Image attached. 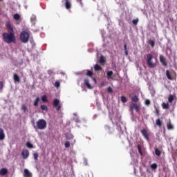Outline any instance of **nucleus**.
<instances>
[{"label": "nucleus", "instance_id": "obj_1", "mask_svg": "<svg viewBox=\"0 0 177 177\" xmlns=\"http://www.w3.org/2000/svg\"><path fill=\"white\" fill-rule=\"evenodd\" d=\"M2 37L4 42L6 44H16V37H15V32H4L3 33Z\"/></svg>", "mask_w": 177, "mask_h": 177}, {"label": "nucleus", "instance_id": "obj_2", "mask_svg": "<svg viewBox=\"0 0 177 177\" xmlns=\"http://www.w3.org/2000/svg\"><path fill=\"white\" fill-rule=\"evenodd\" d=\"M153 56L151 53H149L145 57L147 64L150 68H155V67L157 66V64L153 62Z\"/></svg>", "mask_w": 177, "mask_h": 177}, {"label": "nucleus", "instance_id": "obj_3", "mask_svg": "<svg viewBox=\"0 0 177 177\" xmlns=\"http://www.w3.org/2000/svg\"><path fill=\"white\" fill-rule=\"evenodd\" d=\"M35 129H40L41 131L46 128V120L44 119H39L37 122L36 125H34Z\"/></svg>", "mask_w": 177, "mask_h": 177}, {"label": "nucleus", "instance_id": "obj_4", "mask_svg": "<svg viewBox=\"0 0 177 177\" xmlns=\"http://www.w3.org/2000/svg\"><path fill=\"white\" fill-rule=\"evenodd\" d=\"M20 41L23 42V44H27L28 40L30 39V34L27 31H22L20 34Z\"/></svg>", "mask_w": 177, "mask_h": 177}, {"label": "nucleus", "instance_id": "obj_5", "mask_svg": "<svg viewBox=\"0 0 177 177\" xmlns=\"http://www.w3.org/2000/svg\"><path fill=\"white\" fill-rule=\"evenodd\" d=\"M53 104L55 107L57 111H59V110L62 109V104H60V100L56 98L53 100Z\"/></svg>", "mask_w": 177, "mask_h": 177}, {"label": "nucleus", "instance_id": "obj_6", "mask_svg": "<svg viewBox=\"0 0 177 177\" xmlns=\"http://www.w3.org/2000/svg\"><path fill=\"white\" fill-rule=\"evenodd\" d=\"M159 59L162 66H164L165 67H167V66H168V62H167V59L165 58V57H164V55H160Z\"/></svg>", "mask_w": 177, "mask_h": 177}, {"label": "nucleus", "instance_id": "obj_7", "mask_svg": "<svg viewBox=\"0 0 177 177\" xmlns=\"http://www.w3.org/2000/svg\"><path fill=\"white\" fill-rule=\"evenodd\" d=\"M142 136L145 138V139H146V140H147L149 142V133H147V130L146 129H142L140 131Z\"/></svg>", "mask_w": 177, "mask_h": 177}, {"label": "nucleus", "instance_id": "obj_8", "mask_svg": "<svg viewBox=\"0 0 177 177\" xmlns=\"http://www.w3.org/2000/svg\"><path fill=\"white\" fill-rule=\"evenodd\" d=\"M131 110H136V113H139L140 111V107L136 104H131L130 106Z\"/></svg>", "mask_w": 177, "mask_h": 177}, {"label": "nucleus", "instance_id": "obj_9", "mask_svg": "<svg viewBox=\"0 0 177 177\" xmlns=\"http://www.w3.org/2000/svg\"><path fill=\"white\" fill-rule=\"evenodd\" d=\"M21 156L24 160H27L28 158V156H30V152L28 149H25L22 151Z\"/></svg>", "mask_w": 177, "mask_h": 177}, {"label": "nucleus", "instance_id": "obj_10", "mask_svg": "<svg viewBox=\"0 0 177 177\" xmlns=\"http://www.w3.org/2000/svg\"><path fill=\"white\" fill-rule=\"evenodd\" d=\"M24 177H32V174H31V172H30V171H28V169H25L24 171Z\"/></svg>", "mask_w": 177, "mask_h": 177}, {"label": "nucleus", "instance_id": "obj_11", "mask_svg": "<svg viewBox=\"0 0 177 177\" xmlns=\"http://www.w3.org/2000/svg\"><path fill=\"white\" fill-rule=\"evenodd\" d=\"M84 85L86 86L88 89H92V86H91V84H89V79L84 80Z\"/></svg>", "mask_w": 177, "mask_h": 177}, {"label": "nucleus", "instance_id": "obj_12", "mask_svg": "<svg viewBox=\"0 0 177 177\" xmlns=\"http://www.w3.org/2000/svg\"><path fill=\"white\" fill-rule=\"evenodd\" d=\"M8 174V169L6 168H2L1 170H0V175L1 176H5V175H6Z\"/></svg>", "mask_w": 177, "mask_h": 177}, {"label": "nucleus", "instance_id": "obj_13", "mask_svg": "<svg viewBox=\"0 0 177 177\" xmlns=\"http://www.w3.org/2000/svg\"><path fill=\"white\" fill-rule=\"evenodd\" d=\"M6 27L8 30H10V32H15V30H13V27L12 26V24L10 23L7 22Z\"/></svg>", "mask_w": 177, "mask_h": 177}, {"label": "nucleus", "instance_id": "obj_14", "mask_svg": "<svg viewBox=\"0 0 177 177\" xmlns=\"http://www.w3.org/2000/svg\"><path fill=\"white\" fill-rule=\"evenodd\" d=\"M3 139H5V133L3 129L0 128V140H3Z\"/></svg>", "mask_w": 177, "mask_h": 177}, {"label": "nucleus", "instance_id": "obj_15", "mask_svg": "<svg viewBox=\"0 0 177 177\" xmlns=\"http://www.w3.org/2000/svg\"><path fill=\"white\" fill-rule=\"evenodd\" d=\"M65 8L66 9H71V3L68 0L65 1Z\"/></svg>", "mask_w": 177, "mask_h": 177}, {"label": "nucleus", "instance_id": "obj_16", "mask_svg": "<svg viewBox=\"0 0 177 177\" xmlns=\"http://www.w3.org/2000/svg\"><path fill=\"white\" fill-rule=\"evenodd\" d=\"M106 75H107L108 80H113V71H107Z\"/></svg>", "mask_w": 177, "mask_h": 177}, {"label": "nucleus", "instance_id": "obj_17", "mask_svg": "<svg viewBox=\"0 0 177 177\" xmlns=\"http://www.w3.org/2000/svg\"><path fill=\"white\" fill-rule=\"evenodd\" d=\"M13 79L15 82H20V77L17 74L15 73L13 75Z\"/></svg>", "mask_w": 177, "mask_h": 177}, {"label": "nucleus", "instance_id": "obj_18", "mask_svg": "<svg viewBox=\"0 0 177 177\" xmlns=\"http://www.w3.org/2000/svg\"><path fill=\"white\" fill-rule=\"evenodd\" d=\"M162 107L164 110H168L169 109V104L163 102L162 103Z\"/></svg>", "mask_w": 177, "mask_h": 177}, {"label": "nucleus", "instance_id": "obj_19", "mask_svg": "<svg viewBox=\"0 0 177 177\" xmlns=\"http://www.w3.org/2000/svg\"><path fill=\"white\" fill-rule=\"evenodd\" d=\"M99 63L100 64H103V63H106V58L104 57V56L101 55L99 59Z\"/></svg>", "mask_w": 177, "mask_h": 177}, {"label": "nucleus", "instance_id": "obj_20", "mask_svg": "<svg viewBox=\"0 0 177 177\" xmlns=\"http://www.w3.org/2000/svg\"><path fill=\"white\" fill-rule=\"evenodd\" d=\"M156 124L157 127H159V128H161V126L162 125V121L158 118L156 120Z\"/></svg>", "mask_w": 177, "mask_h": 177}, {"label": "nucleus", "instance_id": "obj_21", "mask_svg": "<svg viewBox=\"0 0 177 177\" xmlns=\"http://www.w3.org/2000/svg\"><path fill=\"white\" fill-rule=\"evenodd\" d=\"M65 136L67 140H71V139H74V136H73V134L66 133Z\"/></svg>", "mask_w": 177, "mask_h": 177}, {"label": "nucleus", "instance_id": "obj_22", "mask_svg": "<svg viewBox=\"0 0 177 177\" xmlns=\"http://www.w3.org/2000/svg\"><path fill=\"white\" fill-rule=\"evenodd\" d=\"M154 108H155L154 113H155L157 117H160V109H158V107H157V106H155Z\"/></svg>", "mask_w": 177, "mask_h": 177}, {"label": "nucleus", "instance_id": "obj_23", "mask_svg": "<svg viewBox=\"0 0 177 177\" xmlns=\"http://www.w3.org/2000/svg\"><path fill=\"white\" fill-rule=\"evenodd\" d=\"M94 70L95 71H102V66H100L99 64H95L94 66Z\"/></svg>", "mask_w": 177, "mask_h": 177}, {"label": "nucleus", "instance_id": "obj_24", "mask_svg": "<svg viewBox=\"0 0 177 177\" xmlns=\"http://www.w3.org/2000/svg\"><path fill=\"white\" fill-rule=\"evenodd\" d=\"M39 102V97H37L35 98V100H34L33 106H35V107H37V106H38Z\"/></svg>", "mask_w": 177, "mask_h": 177}, {"label": "nucleus", "instance_id": "obj_25", "mask_svg": "<svg viewBox=\"0 0 177 177\" xmlns=\"http://www.w3.org/2000/svg\"><path fill=\"white\" fill-rule=\"evenodd\" d=\"M167 129H168L169 131H171V130L174 129V125H172V123H171V122H169V123H167Z\"/></svg>", "mask_w": 177, "mask_h": 177}, {"label": "nucleus", "instance_id": "obj_26", "mask_svg": "<svg viewBox=\"0 0 177 177\" xmlns=\"http://www.w3.org/2000/svg\"><path fill=\"white\" fill-rule=\"evenodd\" d=\"M86 75H87V77H93V72L89 70H86Z\"/></svg>", "mask_w": 177, "mask_h": 177}, {"label": "nucleus", "instance_id": "obj_27", "mask_svg": "<svg viewBox=\"0 0 177 177\" xmlns=\"http://www.w3.org/2000/svg\"><path fill=\"white\" fill-rule=\"evenodd\" d=\"M155 154L156 156H158V157H160L161 156V151L159 150L158 148L155 149Z\"/></svg>", "mask_w": 177, "mask_h": 177}, {"label": "nucleus", "instance_id": "obj_28", "mask_svg": "<svg viewBox=\"0 0 177 177\" xmlns=\"http://www.w3.org/2000/svg\"><path fill=\"white\" fill-rule=\"evenodd\" d=\"M41 100H42V102H44V103L48 102V97L46 96V95H44L41 97Z\"/></svg>", "mask_w": 177, "mask_h": 177}, {"label": "nucleus", "instance_id": "obj_29", "mask_svg": "<svg viewBox=\"0 0 177 177\" xmlns=\"http://www.w3.org/2000/svg\"><path fill=\"white\" fill-rule=\"evenodd\" d=\"M148 44H149V45H151V46L152 48H154V46L156 45V43L154 42V41H153V40H151V39H149V40Z\"/></svg>", "mask_w": 177, "mask_h": 177}, {"label": "nucleus", "instance_id": "obj_30", "mask_svg": "<svg viewBox=\"0 0 177 177\" xmlns=\"http://www.w3.org/2000/svg\"><path fill=\"white\" fill-rule=\"evenodd\" d=\"M132 102H139V97L137 95H134L133 97H131Z\"/></svg>", "mask_w": 177, "mask_h": 177}, {"label": "nucleus", "instance_id": "obj_31", "mask_svg": "<svg viewBox=\"0 0 177 177\" xmlns=\"http://www.w3.org/2000/svg\"><path fill=\"white\" fill-rule=\"evenodd\" d=\"M166 76L167 77L168 80H172V77H171L169 71H166Z\"/></svg>", "mask_w": 177, "mask_h": 177}, {"label": "nucleus", "instance_id": "obj_32", "mask_svg": "<svg viewBox=\"0 0 177 177\" xmlns=\"http://www.w3.org/2000/svg\"><path fill=\"white\" fill-rule=\"evenodd\" d=\"M121 102H122V103H127L128 102V99H127V97L125 96H122Z\"/></svg>", "mask_w": 177, "mask_h": 177}, {"label": "nucleus", "instance_id": "obj_33", "mask_svg": "<svg viewBox=\"0 0 177 177\" xmlns=\"http://www.w3.org/2000/svg\"><path fill=\"white\" fill-rule=\"evenodd\" d=\"M168 102L169 103H172L174 102V95H170L168 97Z\"/></svg>", "mask_w": 177, "mask_h": 177}, {"label": "nucleus", "instance_id": "obj_34", "mask_svg": "<svg viewBox=\"0 0 177 177\" xmlns=\"http://www.w3.org/2000/svg\"><path fill=\"white\" fill-rule=\"evenodd\" d=\"M21 110H22V111H24V113H26V111H27V106H26V104L21 105Z\"/></svg>", "mask_w": 177, "mask_h": 177}, {"label": "nucleus", "instance_id": "obj_35", "mask_svg": "<svg viewBox=\"0 0 177 177\" xmlns=\"http://www.w3.org/2000/svg\"><path fill=\"white\" fill-rule=\"evenodd\" d=\"M132 23H133V24H134V26H137L138 23H139V19L137 18L136 19H133Z\"/></svg>", "mask_w": 177, "mask_h": 177}, {"label": "nucleus", "instance_id": "obj_36", "mask_svg": "<svg viewBox=\"0 0 177 177\" xmlns=\"http://www.w3.org/2000/svg\"><path fill=\"white\" fill-rule=\"evenodd\" d=\"M40 107H41V110H44L45 111H48V106H46V105H41Z\"/></svg>", "mask_w": 177, "mask_h": 177}, {"label": "nucleus", "instance_id": "obj_37", "mask_svg": "<svg viewBox=\"0 0 177 177\" xmlns=\"http://www.w3.org/2000/svg\"><path fill=\"white\" fill-rule=\"evenodd\" d=\"M33 157H34V159L35 160V161H37L38 160V157H39L38 153H33Z\"/></svg>", "mask_w": 177, "mask_h": 177}, {"label": "nucleus", "instance_id": "obj_38", "mask_svg": "<svg viewBox=\"0 0 177 177\" xmlns=\"http://www.w3.org/2000/svg\"><path fill=\"white\" fill-rule=\"evenodd\" d=\"M14 19L15 20H20V15L19 14L14 15Z\"/></svg>", "mask_w": 177, "mask_h": 177}, {"label": "nucleus", "instance_id": "obj_39", "mask_svg": "<svg viewBox=\"0 0 177 177\" xmlns=\"http://www.w3.org/2000/svg\"><path fill=\"white\" fill-rule=\"evenodd\" d=\"M54 86H55V88H60V82H55Z\"/></svg>", "mask_w": 177, "mask_h": 177}, {"label": "nucleus", "instance_id": "obj_40", "mask_svg": "<svg viewBox=\"0 0 177 177\" xmlns=\"http://www.w3.org/2000/svg\"><path fill=\"white\" fill-rule=\"evenodd\" d=\"M26 146H27V147H28V149H32V147H33L32 144H31L29 142H26Z\"/></svg>", "mask_w": 177, "mask_h": 177}, {"label": "nucleus", "instance_id": "obj_41", "mask_svg": "<svg viewBox=\"0 0 177 177\" xmlns=\"http://www.w3.org/2000/svg\"><path fill=\"white\" fill-rule=\"evenodd\" d=\"M70 145H71L70 141H66V142H65V144H64V146H65V147H66V149H68V147H70Z\"/></svg>", "mask_w": 177, "mask_h": 177}, {"label": "nucleus", "instance_id": "obj_42", "mask_svg": "<svg viewBox=\"0 0 177 177\" xmlns=\"http://www.w3.org/2000/svg\"><path fill=\"white\" fill-rule=\"evenodd\" d=\"M151 169H157L156 163H153L152 165H151Z\"/></svg>", "mask_w": 177, "mask_h": 177}, {"label": "nucleus", "instance_id": "obj_43", "mask_svg": "<svg viewBox=\"0 0 177 177\" xmlns=\"http://www.w3.org/2000/svg\"><path fill=\"white\" fill-rule=\"evenodd\" d=\"M106 91L109 93H113V88L111 87V86H109L107 88H106Z\"/></svg>", "mask_w": 177, "mask_h": 177}, {"label": "nucleus", "instance_id": "obj_44", "mask_svg": "<svg viewBox=\"0 0 177 177\" xmlns=\"http://www.w3.org/2000/svg\"><path fill=\"white\" fill-rule=\"evenodd\" d=\"M3 89V82H0V91Z\"/></svg>", "mask_w": 177, "mask_h": 177}, {"label": "nucleus", "instance_id": "obj_45", "mask_svg": "<svg viewBox=\"0 0 177 177\" xmlns=\"http://www.w3.org/2000/svg\"><path fill=\"white\" fill-rule=\"evenodd\" d=\"M145 104H146L147 106H149V104H150V100H145Z\"/></svg>", "mask_w": 177, "mask_h": 177}, {"label": "nucleus", "instance_id": "obj_46", "mask_svg": "<svg viewBox=\"0 0 177 177\" xmlns=\"http://www.w3.org/2000/svg\"><path fill=\"white\" fill-rule=\"evenodd\" d=\"M138 151L140 154H142V149H140V146H138Z\"/></svg>", "mask_w": 177, "mask_h": 177}, {"label": "nucleus", "instance_id": "obj_47", "mask_svg": "<svg viewBox=\"0 0 177 177\" xmlns=\"http://www.w3.org/2000/svg\"><path fill=\"white\" fill-rule=\"evenodd\" d=\"M124 50H128V49L127 48V44H124Z\"/></svg>", "mask_w": 177, "mask_h": 177}, {"label": "nucleus", "instance_id": "obj_48", "mask_svg": "<svg viewBox=\"0 0 177 177\" xmlns=\"http://www.w3.org/2000/svg\"><path fill=\"white\" fill-rule=\"evenodd\" d=\"M124 53H125L126 56H128V50H124Z\"/></svg>", "mask_w": 177, "mask_h": 177}, {"label": "nucleus", "instance_id": "obj_49", "mask_svg": "<svg viewBox=\"0 0 177 177\" xmlns=\"http://www.w3.org/2000/svg\"><path fill=\"white\" fill-rule=\"evenodd\" d=\"M78 2H80L81 6H82V0H77Z\"/></svg>", "mask_w": 177, "mask_h": 177}, {"label": "nucleus", "instance_id": "obj_50", "mask_svg": "<svg viewBox=\"0 0 177 177\" xmlns=\"http://www.w3.org/2000/svg\"><path fill=\"white\" fill-rule=\"evenodd\" d=\"M93 80L95 81V82H96V78L94 77Z\"/></svg>", "mask_w": 177, "mask_h": 177}]
</instances>
